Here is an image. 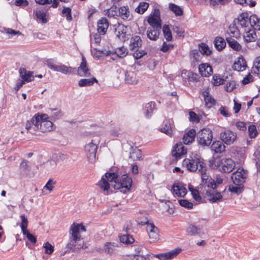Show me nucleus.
<instances>
[{
  "label": "nucleus",
  "instance_id": "8",
  "mask_svg": "<svg viewBox=\"0 0 260 260\" xmlns=\"http://www.w3.org/2000/svg\"><path fill=\"white\" fill-rule=\"evenodd\" d=\"M246 176V171L239 168L232 174L231 178L234 184L240 186L245 182Z\"/></svg>",
  "mask_w": 260,
  "mask_h": 260
},
{
  "label": "nucleus",
  "instance_id": "59",
  "mask_svg": "<svg viewBox=\"0 0 260 260\" xmlns=\"http://www.w3.org/2000/svg\"><path fill=\"white\" fill-rule=\"evenodd\" d=\"M255 160L256 162V166L257 172L260 174V149H257L254 153Z\"/></svg>",
  "mask_w": 260,
  "mask_h": 260
},
{
  "label": "nucleus",
  "instance_id": "26",
  "mask_svg": "<svg viewBox=\"0 0 260 260\" xmlns=\"http://www.w3.org/2000/svg\"><path fill=\"white\" fill-rule=\"evenodd\" d=\"M172 120L170 119L165 120L164 121V126L160 129L161 132L170 137H172L173 134V130L172 126Z\"/></svg>",
  "mask_w": 260,
  "mask_h": 260
},
{
  "label": "nucleus",
  "instance_id": "17",
  "mask_svg": "<svg viewBox=\"0 0 260 260\" xmlns=\"http://www.w3.org/2000/svg\"><path fill=\"white\" fill-rule=\"evenodd\" d=\"M109 27V22L105 17H102L97 22L98 32L100 35H105Z\"/></svg>",
  "mask_w": 260,
  "mask_h": 260
},
{
  "label": "nucleus",
  "instance_id": "11",
  "mask_svg": "<svg viewBox=\"0 0 260 260\" xmlns=\"http://www.w3.org/2000/svg\"><path fill=\"white\" fill-rule=\"evenodd\" d=\"M84 246V241L82 240H77L72 241L71 238H69V242L66 245L67 250L66 252H75L81 248H83Z\"/></svg>",
  "mask_w": 260,
  "mask_h": 260
},
{
  "label": "nucleus",
  "instance_id": "21",
  "mask_svg": "<svg viewBox=\"0 0 260 260\" xmlns=\"http://www.w3.org/2000/svg\"><path fill=\"white\" fill-rule=\"evenodd\" d=\"M146 230L149 238L151 239L152 241L158 238V229L153 223L148 224V225L146 226Z\"/></svg>",
  "mask_w": 260,
  "mask_h": 260
},
{
  "label": "nucleus",
  "instance_id": "58",
  "mask_svg": "<svg viewBox=\"0 0 260 260\" xmlns=\"http://www.w3.org/2000/svg\"><path fill=\"white\" fill-rule=\"evenodd\" d=\"M134 51L133 56L136 59H140L147 54L146 51L142 49L139 50L138 48H137Z\"/></svg>",
  "mask_w": 260,
  "mask_h": 260
},
{
  "label": "nucleus",
  "instance_id": "30",
  "mask_svg": "<svg viewBox=\"0 0 260 260\" xmlns=\"http://www.w3.org/2000/svg\"><path fill=\"white\" fill-rule=\"evenodd\" d=\"M155 103L154 102H150L145 105L143 110L145 116L147 118H149L151 117L153 112L155 109Z\"/></svg>",
  "mask_w": 260,
  "mask_h": 260
},
{
  "label": "nucleus",
  "instance_id": "3",
  "mask_svg": "<svg viewBox=\"0 0 260 260\" xmlns=\"http://www.w3.org/2000/svg\"><path fill=\"white\" fill-rule=\"evenodd\" d=\"M213 140V132L209 128H203L197 134L198 144L202 147L209 146Z\"/></svg>",
  "mask_w": 260,
  "mask_h": 260
},
{
  "label": "nucleus",
  "instance_id": "40",
  "mask_svg": "<svg viewBox=\"0 0 260 260\" xmlns=\"http://www.w3.org/2000/svg\"><path fill=\"white\" fill-rule=\"evenodd\" d=\"M203 96L204 97V101L205 106L207 108L210 109L216 104L215 100L211 96L209 95L208 92H204Z\"/></svg>",
  "mask_w": 260,
  "mask_h": 260
},
{
  "label": "nucleus",
  "instance_id": "41",
  "mask_svg": "<svg viewBox=\"0 0 260 260\" xmlns=\"http://www.w3.org/2000/svg\"><path fill=\"white\" fill-rule=\"evenodd\" d=\"M129 158L134 161H139L142 159V151L139 149H133L129 153Z\"/></svg>",
  "mask_w": 260,
  "mask_h": 260
},
{
  "label": "nucleus",
  "instance_id": "45",
  "mask_svg": "<svg viewBox=\"0 0 260 260\" xmlns=\"http://www.w3.org/2000/svg\"><path fill=\"white\" fill-rule=\"evenodd\" d=\"M119 16L124 20H126L129 16V11L128 7H121L119 9Z\"/></svg>",
  "mask_w": 260,
  "mask_h": 260
},
{
  "label": "nucleus",
  "instance_id": "31",
  "mask_svg": "<svg viewBox=\"0 0 260 260\" xmlns=\"http://www.w3.org/2000/svg\"><path fill=\"white\" fill-rule=\"evenodd\" d=\"M174 194L178 197H183L187 193V189L183 186L174 184L172 186Z\"/></svg>",
  "mask_w": 260,
  "mask_h": 260
},
{
  "label": "nucleus",
  "instance_id": "7",
  "mask_svg": "<svg viewBox=\"0 0 260 260\" xmlns=\"http://www.w3.org/2000/svg\"><path fill=\"white\" fill-rule=\"evenodd\" d=\"M150 26L148 28H161V20L158 9H155L153 14L150 15L147 20Z\"/></svg>",
  "mask_w": 260,
  "mask_h": 260
},
{
  "label": "nucleus",
  "instance_id": "19",
  "mask_svg": "<svg viewBox=\"0 0 260 260\" xmlns=\"http://www.w3.org/2000/svg\"><path fill=\"white\" fill-rule=\"evenodd\" d=\"M187 150L182 144H177L172 151V154L176 160L180 159L182 155L186 153Z\"/></svg>",
  "mask_w": 260,
  "mask_h": 260
},
{
  "label": "nucleus",
  "instance_id": "2",
  "mask_svg": "<svg viewBox=\"0 0 260 260\" xmlns=\"http://www.w3.org/2000/svg\"><path fill=\"white\" fill-rule=\"evenodd\" d=\"M205 165L204 160L197 153H192L189 158L184 159L182 162L183 166L189 172L199 171L200 169L203 171L205 170Z\"/></svg>",
  "mask_w": 260,
  "mask_h": 260
},
{
  "label": "nucleus",
  "instance_id": "47",
  "mask_svg": "<svg viewBox=\"0 0 260 260\" xmlns=\"http://www.w3.org/2000/svg\"><path fill=\"white\" fill-rule=\"evenodd\" d=\"M224 80L219 74H215L213 76L211 83L214 86H219L224 83Z\"/></svg>",
  "mask_w": 260,
  "mask_h": 260
},
{
  "label": "nucleus",
  "instance_id": "63",
  "mask_svg": "<svg viewBox=\"0 0 260 260\" xmlns=\"http://www.w3.org/2000/svg\"><path fill=\"white\" fill-rule=\"evenodd\" d=\"M236 84L234 81L228 82L225 86V89L227 92H231L236 88Z\"/></svg>",
  "mask_w": 260,
  "mask_h": 260
},
{
  "label": "nucleus",
  "instance_id": "35",
  "mask_svg": "<svg viewBox=\"0 0 260 260\" xmlns=\"http://www.w3.org/2000/svg\"><path fill=\"white\" fill-rule=\"evenodd\" d=\"M142 46V40L140 37L135 36L132 38L129 44L131 50H135L137 48L141 47Z\"/></svg>",
  "mask_w": 260,
  "mask_h": 260
},
{
  "label": "nucleus",
  "instance_id": "15",
  "mask_svg": "<svg viewBox=\"0 0 260 260\" xmlns=\"http://www.w3.org/2000/svg\"><path fill=\"white\" fill-rule=\"evenodd\" d=\"M115 32L116 36L122 41L124 42L128 39L127 27L122 24L118 23L115 25Z\"/></svg>",
  "mask_w": 260,
  "mask_h": 260
},
{
  "label": "nucleus",
  "instance_id": "33",
  "mask_svg": "<svg viewBox=\"0 0 260 260\" xmlns=\"http://www.w3.org/2000/svg\"><path fill=\"white\" fill-rule=\"evenodd\" d=\"M211 149L215 153H221L225 150V146L222 141H216L213 142L211 146Z\"/></svg>",
  "mask_w": 260,
  "mask_h": 260
},
{
  "label": "nucleus",
  "instance_id": "57",
  "mask_svg": "<svg viewBox=\"0 0 260 260\" xmlns=\"http://www.w3.org/2000/svg\"><path fill=\"white\" fill-rule=\"evenodd\" d=\"M252 71L254 73L260 75V57H257L254 61Z\"/></svg>",
  "mask_w": 260,
  "mask_h": 260
},
{
  "label": "nucleus",
  "instance_id": "1",
  "mask_svg": "<svg viewBox=\"0 0 260 260\" xmlns=\"http://www.w3.org/2000/svg\"><path fill=\"white\" fill-rule=\"evenodd\" d=\"M47 114H36L30 120L26 121L25 128L32 135L40 136L39 132L47 133L53 130V123L48 120Z\"/></svg>",
  "mask_w": 260,
  "mask_h": 260
},
{
  "label": "nucleus",
  "instance_id": "48",
  "mask_svg": "<svg viewBox=\"0 0 260 260\" xmlns=\"http://www.w3.org/2000/svg\"><path fill=\"white\" fill-rule=\"evenodd\" d=\"M201 232V229L197 227L196 226L190 224L188 226L187 229V232L188 234L195 236L200 234Z\"/></svg>",
  "mask_w": 260,
  "mask_h": 260
},
{
  "label": "nucleus",
  "instance_id": "13",
  "mask_svg": "<svg viewBox=\"0 0 260 260\" xmlns=\"http://www.w3.org/2000/svg\"><path fill=\"white\" fill-rule=\"evenodd\" d=\"M235 167V162L231 158L222 159L220 161V170L222 172L229 173Z\"/></svg>",
  "mask_w": 260,
  "mask_h": 260
},
{
  "label": "nucleus",
  "instance_id": "34",
  "mask_svg": "<svg viewBox=\"0 0 260 260\" xmlns=\"http://www.w3.org/2000/svg\"><path fill=\"white\" fill-rule=\"evenodd\" d=\"M246 62L243 57L239 58L233 66V69L237 71H243L246 69Z\"/></svg>",
  "mask_w": 260,
  "mask_h": 260
},
{
  "label": "nucleus",
  "instance_id": "16",
  "mask_svg": "<svg viewBox=\"0 0 260 260\" xmlns=\"http://www.w3.org/2000/svg\"><path fill=\"white\" fill-rule=\"evenodd\" d=\"M78 74L81 77H89L90 72L88 69L85 58L82 57V62L78 68Z\"/></svg>",
  "mask_w": 260,
  "mask_h": 260
},
{
  "label": "nucleus",
  "instance_id": "22",
  "mask_svg": "<svg viewBox=\"0 0 260 260\" xmlns=\"http://www.w3.org/2000/svg\"><path fill=\"white\" fill-rule=\"evenodd\" d=\"M199 71L203 77H209L213 73V70L209 64L202 63L199 66Z\"/></svg>",
  "mask_w": 260,
  "mask_h": 260
},
{
  "label": "nucleus",
  "instance_id": "14",
  "mask_svg": "<svg viewBox=\"0 0 260 260\" xmlns=\"http://www.w3.org/2000/svg\"><path fill=\"white\" fill-rule=\"evenodd\" d=\"M220 136L221 140L227 145L233 144L237 138L236 134L230 130H225L221 133Z\"/></svg>",
  "mask_w": 260,
  "mask_h": 260
},
{
  "label": "nucleus",
  "instance_id": "20",
  "mask_svg": "<svg viewBox=\"0 0 260 260\" xmlns=\"http://www.w3.org/2000/svg\"><path fill=\"white\" fill-rule=\"evenodd\" d=\"M20 77L24 82H29L34 80L33 72L28 71L25 68H20L19 70Z\"/></svg>",
  "mask_w": 260,
  "mask_h": 260
},
{
  "label": "nucleus",
  "instance_id": "42",
  "mask_svg": "<svg viewBox=\"0 0 260 260\" xmlns=\"http://www.w3.org/2000/svg\"><path fill=\"white\" fill-rule=\"evenodd\" d=\"M118 246V243L115 242H107L105 244L104 250L110 254L113 253L115 248Z\"/></svg>",
  "mask_w": 260,
  "mask_h": 260
},
{
  "label": "nucleus",
  "instance_id": "9",
  "mask_svg": "<svg viewBox=\"0 0 260 260\" xmlns=\"http://www.w3.org/2000/svg\"><path fill=\"white\" fill-rule=\"evenodd\" d=\"M209 188V189L206 191V195L210 203H217L223 200L220 192L217 190V187Z\"/></svg>",
  "mask_w": 260,
  "mask_h": 260
},
{
  "label": "nucleus",
  "instance_id": "60",
  "mask_svg": "<svg viewBox=\"0 0 260 260\" xmlns=\"http://www.w3.org/2000/svg\"><path fill=\"white\" fill-rule=\"evenodd\" d=\"M43 247L45 249V253L48 254H52L54 251V246H52L50 243L47 242L45 243Z\"/></svg>",
  "mask_w": 260,
  "mask_h": 260
},
{
  "label": "nucleus",
  "instance_id": "23",
  "mask_svg": "<svg viewBox=\"0 0 260 260\" xmlns=\"http://www.w3.org/2000/svg\"><path fill=\"white\" fill-rule=\"evenodd\" d=\"M243 38L244 41L247 43L254 42L256 40L257 36L254 30L248 29H244Z\"/></svg>",
  "mask_w": 260,
  "mask_h": 260
},
{
  "label": "nucleus",
  "instance_id": "37",
  "mask_svg": "<svg viewBox=\"0 0 260 260\" xmlns=\"http://www.w3.org/2000/svg\"><path fill=\"white\" fill-rule=\"evenodd\" d=\"M36 16L38 20L40 21L43 23H46L47 20L46 18V12L44 9H38L34 11Z\"/></svg>",
  "mask_w": 260,
  "mask_h": 260
},
{
  "label": "nucleus",
  "instance_id": "44",
  "mask_svg": "<svg viewBox=\"0 0 260 260\" xmlns=\"http://www.w3.org/2000/svg\"><path fill=\"white\" fill-rule=\"evenodd\" d=\"M181 251L180 248H175L168 252L165 253L167 260H170L175 257Z\"/></svg>",
  "mask_w": 260,
  "mask_h": 260
},
{
  "label": "nucleus",
  "instance_id": "5",
  "mask_svg": "<svg viewBox=\"0 0 260 260\" xmlns=\"http://www.w3.org/2000/svg\"><path fill=\"white\" fill-rule=\"evenodd\" d=\"M118 175L115 173H107L104 176H103L101 180L97 183L101 189L104 191H108L110 188V185L109 182H117Z\"/></svg>",
  "mask_w": 260,
  "mask_h": 260
},
{
  "label": "nucleus",
  "instance_id": "62",
  "mask_svg": "<svg viewBox=\"0 0 260 260\" xmlns=\"http://www.w3.org/2000/svg\"><path fill=\"white\" fill-rule=\"evenodd\" d=\"M135 254H141L148 256V252L144 247H138L135 248Z\"/></svg>",
  "mask_w": 260,
  "mask_h": 260
},
{
  "label": "nucleus",
  "instance_id": "6",
  "mask_svg": "<svg viewBox=\"0 0 260 260\" xmlns=\"http://www.w3.org/2000/svg\"><path fill=\"white\" fill-rule=\"evenodd\" d=\"M99 140H92L91 142L87 144L84 146V151L90 162H93L95 159L96 153L98 149V146L99 144Z\"/></svg>",
  "mask_w": 260,
  "mask_h": 260
},
{
  "label": "nucleus",
  "instance_id": "32",
  "mask_svg": "<svg viewBox=\"0 0 260 260\" xmlns=\"http://www.w3.org/2000/svg\"><path fill=\"white\" fill-rule=\"evenodd\" d=\"M94 83H98V80L95 77L91 78H84L80 79L78 82L79 87H85L92 86Z\"/></svg>",
  "mask_w": 260,
  "mask_h": 260
},
{
  "label": "nucleus",
  "instance_id": "38",
  "mask_svg": "<svg viewBox=\"0 0 260 260\" xmlns=\"http://www.w3.org/2000/svg\"><path fill=\"white\" fill-rule=\"evenodd\" d=\"M214 44L217 50L221 51L225 48L226 42L223 38L216 37L214 40Z\"/></svg>",
  "mask_w": 260,
  "mask_h": 260
},
{
  "label": "nucleus",
  "instance_id": "53",
  "mask_svg": "<svg viewBox=\"0 0 260 260\" xmlns=\"http://www.w3.org/2000/svg\"><path fill=\"white\" fill-rule=\"evenodd\" d=\"M21 219V228L22 233H25L27 230L28 225V220L25 214H22L20 216Z\"/></svg>",
  "mask_w": 260,
  "mask_h": 260
},
{
  "label": "nucleus",
  "instance_id": "29",
  "mask_svg": "<svg viewBox=\"0 0 260 260\" xmlns=\"http://www.w3.org/2000/svg\"><path fill=\"white\" fill-rule=\"evenodd\" d=\"M125 82L130 84H136L138 83L137 74L135 72H126L125 74Z\"/></svg>",
  "mask_w": 260,
  "mask_h": 260
},
{
  "label": "nucleus",
  "instance_id": "61",
  "mask_svg": "<svg viewBox=\"0 0 260 260\" xmlns=\"http://www.w3.org/2000/svg\"><path fill=\"white\" fill-rule=\"evenodd\" d=\"M115 53L118 57H123L127 55V52L125 48L122 47L117 48L115 51Z\"/></svg>",
  "mask_w": 260,
  "mask_h": 260
},
{
  "label": "nucleus",
  "instance_id": "18",
  "mask_svg": "<svg viewBox=\"0 0 260 260\" xmlns=\"http://www.w3.org/2000/svg\"><path fill=\"white\" fill-rule=\"evenodd\" d=\"M71 238L72 241L77 240H82L81 236L80 235V226L79 224H75L73 223L70 226V237Z\"/></svg>",
  "mask_w": 260,
  "mask_h": 260
},
{
  "label": "nucleus",
  "instance_id": "4",
  "mask_svg": "<svg viewBox=\"0 0 260 260\" xmlns=\"http://www.w3.org/2000/svg\"><path fill=\"white\" fill-rule=\"evenodd\" d=\"M132 184V178L127 174H124L119 179L118 178L117 182L112 184V186L115 189H119L121 192L125 193L130 190Z\"/></svg>",
  "mask_w": 260,
  "mask_h": 260
},
{
  "label": "nucleus",
  "instance_id": "64",
  "mask_svg": "<svg viewBox=\"0 0 260 260\" xmlns=\"http://www.w3.org/2000/svg\"><path fill=\"white\" fill-rule=\"evenodd\" d=\"M55 183L56 182L54 181L52 179H49L46 185L44 186V189H46L49 190V191H51L53 190L54 185Z\"/></svg>",
  "mask_w": 260,
  "mask_h": 260
},
{
  "label": "nucleus",
  "instance_id": "54",
  "mask_svg": "<svg viewBox=\"0 0 260 260\" xmlns=\"http://www.w3.org/2000/svg\"><path fill=\"white\" fill-rule=\"evenodd\" d=\"M62 14L66 17L68 21H71L73 18L72 16V10L69 7H63L62 10Z\"/></svg>",
  "mask_w": 260,
  "mask_h": 260
},
{
  "label": "nucleus",
  "instance_id": "50",
  "mask_svg": "<svg viewBox=\"0 0 260 260\" xmlns=\"http://www.w3.org/2000/svg\"><path fill=\"white\" fill-rule=\"evenodd\" d=\"M162 31L164 37L167 41L172 40V35L170 27L168 25H164L162 27Z\"/></svg>",
  "mask_w": 260,
  "mask_h": 260
},
{
  "label": "nucleus",
  "instance_id": "43",
  "mask_svg": "<svg viewBox=\"0 0 260 260\" xmlns=\"http://www.w3.org/2000/svg\"><path fill=\"white\" fill-rule=\"evenodd\" d=\"M169 8L176 16H179L183 15V12L182 9L178 5L171 3L169 5Z\"/></svg>",
  "mask_w": 260,
  "mask_h": 260
},
{
  "label": "nucleus",
  "instance_id": "12",
  "mask_svg": "<svg viewBox=\"0 0 260 260\" xmlns=\"http://www.w3.org/2000/svg\"><path fill=\"white\" fill-rule=\"evenodd\" d=\"M205 170L202 171L199 170L202 178V183L203 185L207 186L208 187H216L217 185L215 182V180L211 178H209L208 175L206 173L207 167L206 164L205 165Z\"/></svg>",
  "mask_w": 260,
  "mask_h": 260
},
{
  "label": "nucleus",
  "instance_id": "27",
  "mask_svg": "<svg viewBox=\"0 0 260 260\" xmlns=\"http://www.w3.org/2000/svg\"><path fill=\"white\" fill-rule=\"evenodd\" d=\"M161 28H148L147 30V36L148 39L152 41L157 40L159 36Z\"/></svg>",
  "mask_w": 260,
  "mask_h": 260
},
{
  "label": "nucleus",
  "instance_id": "28",
  "mask_svg": "<svg viewBox=\"0 0 260 260\" xmlns=\"http://www.w3.org/2000/svg\"><path fill=\"white\" fill-rule=\"evenodd\" d=\"M236 20V24L238 23L242 28L245 29H248L249 24V17L247 14L242 13L238 17Z\"/></svg>",
  "mask_w": 260,
  "mask_h": 260
},
{
  "label": "nucleus",
  "instance_id": "36",
  "mask_svg": "<svg viewBox=\"0 0 260 260\" xmlns=\"http://www.w3.org/2000/svg\"><path fill=\"white\" fill-rule=\"evenodd\" d=\"M249 22L254 29L260 30V19L256 15H251L249 18Z\"/></svg>",
  "mask_w": 260,
  "mask_h": 260
},
{
  "label": "nucleus",
  "instance_id": "39",
  "mask_svg": "<svg viewBox=\"0 0 260 260\" xmlns=\"http://www.w3.org/2000/svg\"><path fill=\"white\" fill-rule=\"evenodd\" d=\"M226 41L229 46L235 51H240L241 49V46L235 39L231 37H226Z\"/></svg>",
  "mask_w": 260,
  "mask_h": 260
},
{
  "label": "nucleus",
  "instance_id": "46",
  "mask_svg": "<svg viewBox=\"0 0 260 260\" xmlns=\"http://www.w3.org/2000/svg\"><path fill=\"white\" fill-rule=\"evenodd\" d=\"M120 242L126 244H131L135 241L134 238L129 234H125L119 236Z\"/></svg>",
  "mask_w": 260,
  "mask_h": 260
},
{
  "label": "nucleus",
  "instance_id": "56",
  "mask_svg": "<svg viewBox=\"0 0 260 260\" xmlns=\"http://www.w3.org/2000/svg\"><path fill=\"white\" fill-rule=\"evenodd\" d=\"M179 205L187 209H191L193 208V204L187 200L181 199L178 201Z\"/></svg>",
  "mask_w": 260,
  "mask_h": 260
},
{
  "label": "nucleus",
  "instance_id": "51",
  "mask_svg": "<svg viewBox=\"0 0 260 260\" xmlns=\"http://www.w3.org/2000/svg\"><path fill=\"white\" fill-rule=\"evenodd\" d=\"M149 7V4L146 2H141L139 6L136 9V11L140 14H143L147 10Z\"/></svg>",
  "mask_w": 260,
  "mask_h": 260
},
{
  "label": "nucleus",
  "instance_id": "24",
  "mask_svg": "<svg viewBox=\"0 0 260 260\" xmlns=\"http://www.w3.org/2000/svg\"><path fill=\"white\" fill-rule=\"evenodd\" d=\"M197 134L194 129L192 128L189 130L187 133H185L182 138L183 143L186 145L192 143L194 140Z\"/></svg>",
  "mask_w": 260,
  "mask_h": 260
},
{
  "label": "nucleus",
  "instance_id": "25",
  "mask_svg": "<svg viewBox=\"0 0 260 260\" xmlns=\"http://www.w3.org/2000/svg\"><path fill=\"white\" fill-rule=\"evenodd\" d=\"M227 34L232 38H237L240 36L239 30L237 26L236 20H234L233 23L229 26L227 30Z\"/></svg>",
  "mask_w": 260,
  "mask_h": 260
},
{
  "label": "nucleus",
  "instance_id": "52",
  "mask_svg": "<svg viewBox=\"0 0 260 260\" xmlns=\"http://www.w3.org/2000/svg\"><path fill=\"white\" fill-rule=\"evenodd\" d=\"M187 79L189 82H197L200 81V77L199 75L191 71L187 72Z\"/></svg>",
  "mask_w": 260,
  "mask_h": 260
},
{
  "label": "nucleus",
  "instance_id": "49",
  "mask_svg": "<svg viewBox=\"0 0 260 260\" xmlns=\"http://www.w3.org/2000/svg\"><path fill=\"white\" fill-rule=\"evenodd\" d=\"M199 49L202 54L209 55L212 51L209 48L208 46L205 43H201L199 45Z\"/></svg>",
  "mask_w": 260,
  "mask_h": 260
},
{
  "label": "nucleus",
  "instance_id": "55",
  "mask_svg": "<svg viewBox=\"0 0 260 260\" xmlns=\"http://www.w3.org/2000/svg\"><path fill=\"white\" fill-rule=\"evenodd\" d=\"M248 132L249 136L251 138H255L257 135V131L254 125L251 124L248 126Z\"/></svg>",
  "mask_w": 260,
  "mask_h": 260
},
{
  "label": "nucleus",
  "instance_id": "10",
  "mask_svg": "<svg viewBox=\"0 0 260 260\" xmlns=\"http://www.w3.org/2000/svg\"><path fill=\"white\" fill-rule=\"evenodd\" d=\"M48 67L56 72H59L64 74H70L74 72L73 70L75 69L71 67H67L63 64L59 65L54 64L51 62L47 63Z\"/></svg>",
  "mask_w": 260,
  "mask_h": 260
}]
</instances>
